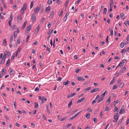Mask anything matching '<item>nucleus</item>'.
I'll return each instance as SVG.
<instances>
[{
  "instance_id": "nucleus-13",
  "label": "nucleus",
  "mask_w": 129,
  "mask_h": 129,
  "mask_svg": "<svg viewBox=\"0 0 129 129\" xmlns=\"http://www.w3.org/2000/svg\"><path fill=\"white\" fill-rule=\"evenodd\" d=\"M50 8H51L50 7V6H49L48 7H47L46 9V11H47V13L48 14V13H49L50 11Z\"/></svg>"
},
{
  "instance_id": "nucleus-35",
  "label": "nucleus",
  "mask_w": 129,
  "mask_h": 129,
  "mask_svg": "<svg viewBox=\"0 0 129 129\" xmlns=\"http://www.w3.org/2000/svg\"><path fill=\"white\" fill-rule=\"evenodd\" d=\"M30 35L29 34H28L27 36L26 37V42H27L28 39L29 38Z\"/></svg>"
},
{
  "instance_id": "nucleus-28",
  "label": "nucleus",
  "mask_w": 129,
  "mask_h": 129,
  "mask_svg": "<svg viewBox=\"0 0 129 129\" xmlns=\"http://www.w3.org/2000/svg\"><path fill=\"white\" fill-rule=\"evenodd\" d=\"M13 19V16L12 15V14L11 13L10 17V20L9 21H12Z\"/></svg>"
},
{
  "instance_id": "nucleus-27",
  "label": "nucleus",
  "mask_w": 129,
  "mask_h": 129,
  "mask_svg": "<svg viewBox=\"0 0 129 129\" xmlns=\"http://www.w3.org/2000/svg\"><path fill=\"white\" fill-rule=\"evenodd\" d=\"M111 96H109L107 100V101L106 102V103H107L108 102L109 103H110L111 102V101L110 100L111 99Z\"/></svg>"
},
{
  "instance_id": "nucleus-32",
  "label": "nucleus",
  "mask_w": 129,
  "mask_h": 129,
  "mask_svg": "<svg viewBox=\"0 0 129 129\" xmlns=\"http://www.w3.org/2000/svg\"><path fill=\"white\" fill-rule=\"evenodd\" d=\"M27 23V21H25V22H24L22 26V29H24V28L25 27Z\"/></svg>"
},
{
  "instance_id": "nucleus-21",
  "label": "nucleus",
  "mask_w": 129,
  "mask_h": 129,
  "mask_svg": "<svg viewBox=\"0 0 129 129\" xmlns=\"http://www.w3.org/2000/svg\"><path fill=\"white\" fill-rule=\"evenodd\" d=\"M125 110L124 109H122V108L120 110V112H119V113L120 114H122L123 113H124L125 112Z\"/></svg>"
},
{
  "instance_id": "nucleus-41",
  "label": "nucleus",
  "mask_w": 129,
  "mask_h": 129,
  "mask_svg": "<svg viewBox=\"0 0 129 129\" xmlns=\"http://www.w3.org/2000/svg\"><path fill=\"white\" fill-rule=\"evenodd\" d=\"M107 11V9L106 8H105L104 9L103 13L104 14H105Z\"/></svg>"
},
{
  "instance_id": "nucleus-42",
  "label": "nucleus",
  "mask_w": 129,
  "mask_h": 129,
  "mask_svg": "<svg viewBox=\"0 0 129 129\" xmlns=\"http://www.w3.org/2000/svg\"><path fill=\"white\" fill-rule=\"evenodd\" d=\"M67 117H65L63 118H62L60 120V121H62L65 120L66 119H67Z\"/></svg>"
},
{
  "instance_id": "nucleus-18",
  "label": "nucleus",
  "mask_w": 129,
  "mask_h": 129,
  "mask_svg": "<svg viewBox=\"0 0 129 129\" xmlns=\"http://www.w3.org/2000/svg\"><path fill=\"white\" fill-rule=\"evenodd\" d=\"M69 83V81L68 80H67L66 82H64L63 83V84L65 85H67Z\"/></svg>"
},
{
  "instance_id": "nucleus-34",
  "label": "nucleus",
  "mask_w": 129,
  "mask_h": 129,
  "mask_svg": "<svg viewBox=\"0 0 129 129\" xmlns=\"http://www.w3.org/2000/svg\"><path fill=\"white\" fill-rule=\"evenodd\" d=\"M81 71L80 69H79L78 68H76L75 70V72L76 73H78L79 71Z\"/></svg>"
},
{
  "instance_id": "nucleus-25",
  "label": "nucleus",
  "mask_w": 129,
  "mask_h": 129,
  "mask_svg": "<svg viewBox=\"0 0 129 129\" xmlns=\"http://www.w3.org/2000/svg\"><path fill=\"white\" fill-rule=\"evenodd\" d=\"M124 45H125L124 43H123V42H121L120 43V47L121 48H123L124 47Z\"/></svg>"
},
{
  "instance_id": "nucleus-4",
  "label": "nucleus",
  "mask_w": 129,
  "mask_h": 129,
  "mask_svg": "<svg viewBox=\"0 0 129 129\" xmlns=\"http://www.w3.org/2000/svg\"><path fill=\"white\" fill-rule=\"evenodd\" d=\"M41 7V6L40 5L38 7H37L34 10V12L35 13H38Z\"/></svg>"
},
{
  "instance_id": "nucleus-59",
  "label": "nucleus",
  "mask_w": 129,
  "mask_h": 129,
  "mask_svg": "<svg viewBox=\"0 0 129 129\" xmlns=\"http://www.w3.org/2000/svg\"><path fill=\"white\" fill-rule=\"evenodd\" d=\"M117 88V86L116 85H114L113 87V89H115Z\"/></svg>"
},
{
  "instance_id": "nucleus-52",
  "label": "nucleus",
  "mask_w": 129,
  "mask_h": 129,
  "mask_svg": "<svg viewBox=\"0 0 129 129\" xmlns=\"http://www.w3.org/2000/svg\"><path fill=\"white\" fill-rule=\"evenodd\" d=\"M40 28V26L39 25H38V26H37V33L38 32V31L39 30Z\"/></svg>"
},
{
  "instance_id": "nucleus-8",
  "label": "nucleus",
  "mask_w": 129,
  "mask_h": 129,
  "mask_svg": "<svg viewBox=\"0 0 129 129\" xmlns=\"http://www.w3.org/2000/svg\"><path fill=\"white\" fill-rule=\"evenodd\" d=\"M19 33L18 29H17L16 31H15L13 34L15 38H16L17 36V34Z\"/></svg>"
},
{
  "instance_id": "nucleus-33",
  "label": "nucleus",
  "mask_w": 129,
  "mask_h": 129,
  "mask_svg": "<svg viewBox=\"0 0 129 129\" xmlns=\"http://www.w3.org/2000/svg\"><path fill=\"white\" fill-rule=\"evenodd\" d=\"M53 31V29H50L49 31V32H48L47 33V34L48 35H49V34H51L52 32Z\"/></svg>"
},
{
  "instance_id": "nucleus-55",
  "label": "nucleus",
  "mask_w": 129,
  "mask_h": 129,
  "mask_svg": "<svg viewBox=\"0 0 129 129\" xmlns=\"http://www.w3.org/2000/svg\"><path fill=\"white\" fill-rule=\"evenodd\" d=\"M109 109V108L108 106L106 107L105 108V110L106 111H107Z\"/></svg>"
},
{
  "instance_id": "nucleus-37",
  "label": "nucleus",
  "mask_w": 129,
  "mask_h": 129,
  "mask_svg": "<svg viewBox=\"0 0 129 129\" xmlns=\"http://www.w3.org/2000/svg\"><path fill=\"white\" fill-rule=\"evenodd\" d=\"M69 0L68 1L67 0L66 1V2L65 3V6L66 7V8L68 6V2H69Z\"/></svg>"
},
{
  "instance_id": "nucleus-56",
  "label": "nucleus",
  "mask_w": 129,
  "mask_h": 129,
  "mask_svg": "<svg viewBox=\"0 0 129 129\" xmlns=\"http://www.w3.org/2000/svg\"><path fill=\"white\" fill-rule=\"evenodd\" d=\"M87 111L89 112H92V109L90 108H89L88 109Z\"/></svg>"
},
{
  "instance_id": "nucleus-10",
  "label": "nucleus",
  "mask_w": 129,
  "mask_h": 129,
  "mask_svg": "<svg viewBox=\"0 0 129 129\" xmlns=\"http://www.w3.org/2000/svg\"><path fill=\"white\" fill-rule=\"evenodd\" d=\"M120 16L122 20H123L125 18V16L124 15L123 13H121L120 14Z\"/></svg>"
},
{
  "instance_id": "nucleus-57",
  "label": "nucleus",
  "mask_w": 129,
  "mask_h": 129,
  "mask_svg": "<svg viewBox=\"0 0 129 129\" xmlns=\"http://www.w3.org/2000/svg\"><path fill=\"white\" fill-rule=\"evenodd\" d=\"M17 43L18 44H19L20 43V39L19 38H18V39H17Z\"/></svg>"
},
{
  "instance_id": "nucleus-2",
  "label": "nucleus",
  "mask_w": 129,
  "mask_h": 129,
  "mask_svg": "<svg viewBox=\"0 0 129 129\" xmlns=\"http://www.w3.org/2000/svg\"><path fill=\"white\" fill-rule=\"evenodd\" d=\"M100 90V89L99 88H94L91 90L90 92L92 93H93L96 91H99Z\"/></svg>"
},
{
  "instance_id": "nucleus-50",
  "label": "nucleus",
  "mask_w": 129,
  "mask_h": 129,
  "mask_svg": "<svg viewBox=\"0 0 129 129\" xmlns=\"http://www.w3.org/2000/svg\"><path fill=\"white\" fill-rule=\"evenodd\" d=\"M13 41V37L12 36H11L10 40V42L11 43H12Z\"/></svg>"
},
{
  "instance_id": "nucleus-53",
  "label": "nucleus",
  "mask_w": 129,
  "mask_h": 129,
  "mask_svg": "<svg viewBox=\"0 0 129 129\" xmlns=\"http://www.w3.org/2000/svg\"><path fill=\"white\" fill-rule=\"evenodd\" d=\"M123 117L118 122V124H119L120 123H121V122L123 120Z\"/></svg>"
},
{
  "instance_id": "nucleus-20",
  "label": "nucleus",
  "mask_w": 129,
  "mask_h": 129,
  "mask_svg": "<svg viewBox=\"0 0 129 129\" xmlns=\"http://www.w3.org/2000/svg\"><path fill=\"white\" fill-rule=\"evenodd\" d=\"M91 87H88L85 89H84V92H87V91H88L90 90V89H91Z\"/></svg>"
},
{
  "instance_id": "nucleus-40",
  "label": "nucleus",
  "mask_w": 129,
  "mask_h": 129,
  "mask_svg": "<svg viewBox=\"0 0 129 129\" xmlns=\"http://www.w3.org/2000/svg\"><path fill=\"white\" fill-rule=\"evenodd\" d=\"M118 108H117V107H115V108L113 110V111L114 112L117 111V112H118Z\"/></svg>"
},
{
  "instance_id": "nucleus-30",
  "label": "nucleus",
  "mask_w": 129,
  "mask_h": 129,
  "mask_svg": "<svg viewBox=\"0 0 129 129\" xmlns=\"http://www.w3.org/2000/svg\"><path fill=\"white\" fill-rule=\"evenodd\" d=\"M10 62V60L9 59L7 61L6 66H8L9 64V62Z\"/></svg>"
},
{
  "instance_id": "nucleus-24",
  "label": "nucleus",
  "mask_w": 129,
  "mask_h": 129,
  "mask_svg": "<svg viewBox=\"0 0 129 129\" xmlns=\"http://www.w3.org/2000/svg\"><path fill=\"white\" fill-rule=\"evenodd\" d=\"M72 100L69 103L68 106V107L69 108H70V107L71 106L72 104Z\"/></svg>"
},
{
  "instance_id": "nucleus-47",
  "label": "nucleus",
  "mask_w": 129,
  "mask_h": 129,
  "mask_svg": "<svg viewBox=\"0 0 129 129\" xmlns=\"http://www.w3.org/2000/svg\"><path fill=\"white\" fill-rule=\"evenodd\" d=\"M126 51V50L125 49H124L121 51V52L122 53H124Z\"/></svg>"
},
{
  "instance_id": "nucleus-46",
  "label": "nucleus",
  "mask_w": 129,
  "mask_h": 129,
  "mask_svg": "<svg viewBox=\"0 0 129 129\" xmlns=\"http://www.w3.org/2000/svg\"><path fill=\"white\" fill-rule=\"evenodd\" d=\"M35 107L36 108H38V104H37L36 102L35 103Z\"/></svg>"
},
{
  "instance_id": "nucleus-51",
  "label": "nucleus",
  "mask_w": 129,
  "mask_h": 129,
  "mask_svg": "<svg viewBox=\"0 0 129 129\" xmlns=\"http://www.w3.org/2000/svg\"><path fill=\"white\" fill-rule=\"evenodd\" d=\"M5 60L2 59L1 62V64H3L5 62Z\"/></svg>"
},
{
  "instance_id": "nucleus-26",
  "label": "nucleus",
  "mask_w": 129,
  "mask_h": 129,
  "mask_svg": "<svg viewBox=\"0 0 129 129\" xmlns=\"http://www.w3.org/2000/svg\"><path fill=\"white\" fill-rule=\"evenodd\" d=\"M21 16V15H19L18 16L17 20H18L19 21V20H22Z\"/></svg>"
},
{
  "instance_id": "nucleus-60",
  "label": "nucleus",
  "mask_w": 129,
  "mask_h": 129,
  "mask_svg": "<svg viewBox=\"0 0 129 129\" xmlns=\"http://www.w3.org/2000/svg\"><path fill=\"white\" fill-rule=\"evenodd\" d=\"M96 102V100H95V99L94 100H93V101L92 102V104L93 105L94 104V103H95Z\"/></svg>"
},
{
  "instance_id": "nucleus-15",
  "label": "nucleus",
  "mask_w": 129,
  "mask_h": 129,
  "mask_svg": "<svg viewBox=\"0 0 129 129\" xmlns=\"http://www.w3.org/2000/svg\"><path fill=\"white\" fill-rule=\"evenodd\" d=\"M51 14L49 17L50 18L52 17L54 15V13L53 11H52L51 12Z\"/></svg>"
},
{
  "instance_id": "nucleus-1",
  "label": "nucleus",
  "mask_w": 129,
  "mask_h": 129,
  "mask_svg": "<svg viewBox=\"0 0 129 129\" xmlns=\"http://www.w3.org/2000/svg\"><path fill=\"white\" fill-rule=\"evenodd\" d=\"M126 70V68L125 67H124L121 68L119 71V72L117 74H120V75H121V74L123 73L124 71H125Z\"/></svg>"
},
{
  "instance_id": "nucleus-31",
  "label": "nucleus",
  "mask_w": 129,
  "mask_h": 129,
  "mask_svg": "<svg viewBox=\"0 0 129 129\" xmlns=\"http://www.w3.org/2000/svg\"><path fill=\"white\" fill-rule=\"evenodd\" d=\"M34 1H32L31 3L30 8L31 9L33 7L34 5Z\"/></svg>"
},
{
  "instance_id": "nucleus-19",
  "label": "nucleus",
  "mask_w": 129,
  "mask_h": 129,
  "mask_svg": "<svg viewBox=\"0 0 129 129\" xmlns=\"http://www.w3.org/2000/svg\"><path fill=\"white\" fill-rule=\"evenodd\" d=\"M85 116L86 117V118L88 119L89 118L90 116V114L89 113H88L87 114L85 115Z\"/></svg>"
},
{
  "instance_id": "nucleus-58",
  "label": "nucleus",
  "mask_w": 129,
  "mask_h": 129,
  "mask_svg": "<svg viewBox=\"0 0 129 129\" xmlns=\"http://www.w3.org/2000/svg\"><path fill=\"white\" fill-rule=\"evenodd\" d=\"M108 36L107 37V38L106 39V42L108 44L109 43V41L108 40Z\"/></svg>"
},
{
  "instance_id": "nucleus-12",
  "label": "nucleus",
  "mask_w": 129,
  "mask_h": 129,
  "mask_svg": "<svg viewBox=\"0 0 129 129\" xmlns=\"http://www.w3.org/2000/svg\"><path fill=\"white\" fill-rule=\"evenodd\" d=\"M5 53H6V55H7L8 57H10L11 55V53L10 51H6L5 52Z\"/></svg>"
},
{
  "instance_id": "nucleus-9",
  "label": "nucleus",
  "mask_w": 129,
  "mask_h": 129,
  "mask_svg": "<svg viewBox=\"0 0 129 129\" xmlns=\"http://www.w3.org/2000/svg\"><path fill=\"white\" fill-rule=\"evenodd\" d=\"M124 64L123 62H120L118 65V66L116 67L115 70H116L117 68H118L119 66L120 67H122L124 65Z\"/></svg>"
},
{
  "instance_id": "nucleus-29",
  "label": "nucleus",
  "mask_w": 129,
  "mask_h": 129,
  "mask_svg": "<svg viewBox=\"0 0 129 129\" xmlns=\"http://www.w3.org/2000/svg\"><path fill=\"white\" fill-rule=\"evenodd\" d=\"M104 98L103 97L101 96L100 99H99L98 101V103H99L101 102L104 99Z\"/></svg>"
},
{
  "instance_id": "nucleus-5",
  "label": "nucleus",
  "mask_w": 129,
  "mask_h": 129,
  "mask_svg": "<svg viewBox=\"0 0 129 129\" xmlns=\"http://www.w3.org/2000/svg\"><path fill=\"white\" fill-rule=\"evenodd\" d=\"M27 9V5L25 3L24 4L23 6L21 8V10H23V11H25Z\"/></svg>"
},
{
  "instance_id": "nucleus-39",
  "label": "nucleus",
  "mask_w": 129,
  "mask_h": 129,
  "mask_svg": "<svg viewBox=\"0 0 129 129\" xmlns=\"http://www.w3.org/2000/svg\"><path fill=\"white\" fill-rule=\"evenodd\" d=\"M31 28V25H29L27 27V28L26 29H28V30H30Z\"/></svg>"
},
{
  "instance_id": "nucleus-23",
  "label": "nucleus",
  "mask_w": 129,
  "mask_h": 129,
  "mask_svg": "<svg viewBox=\"0 0 129 129\" xmlns=\"http://www.w3.org/2000/svg\"><path fill=\"white\" fill-rule=\"evenodd\" d=\"M6 72V70L5 69H3L2 70V74H3V75H5Z\"/></svg>"
},
{
  "instance_id": "nucleus-43",
  "label": "nucleus",
  "mask_w": 129,
  "mask_h": 129,
  "mask_svg": "<svg viewBox=\"0 0 129 129\" xmlns=\"http://www.w3.org/2000/svg\"><path fill=\"white\" fill-rule=\"evenodd\" d=\"M93 121L95 123H96L97 122V119L96 118H93Z\"/></svg>"
},
{
  "instance_id": "nucleus-64",
  "label": "nucleus",
  "mask_w": 129,
  "mask_h": 129,
  "mask_svg": "<svg viewBox=\"0 0 129 129\" xmlns=\"http://www.w3.org/2000/svg\"><path fill=\"white\" fill-rule=\"evenodd\" d=\"M15 125L18 127H19L20 126L19 124L17 122L15 123Z\"/></svg>"
},
{
  "instance_id": "nucleus-14",
  "label": "nucleus",
  "mask_w": 129,
  "mask_h": 129,
  "mask_svg": "<svg viewBox=\"0 0 129 129\" xmlns=\"http://www.w3.org/2000/svg\"><path fill=\"white\" fill-rule=\"evenodd\" d=\"M77 78L80 81L81 80L84 81V79L81 77H78Z\"/></svg>"
},
{
  "instance_id": "nucleus-36",
  "label": "nucleus",
  "mask_w": 129,
  "mask_h": 129,
  "mask_svg": "<svg viewBox=\"0 0 129 129\" xmlns=\"http://www.w3.org/2000/svg\"><path fill=\"white\" fill-rule=\"evenodd\" d=\"M13 70L11 69L10 70V71L9 72V73L10 75H12L13 74Z\"/></svg>"
},
{
  "instance_id": "nucleus-3",
  "label": "nucleus",
  "mask_w": 129,
  "mask_h": 129,
  "mask_svg": "<svg viewBox=\"0 0 129 129\" xmlns=\"http://www.w3.org/2000/svg\"><path fill=\"white\" fill-rule=\"evenodd\" d=\"M36 17L35 14L34 13L32 14L31 16V20L33 22H35L36 21Z\"/></svg>"
},
{
  "instance_id": "nucleus-44",
  "label": "nucleus",
  "mask_w": 129,
  "mask_h": 129,
  "mask_svg": "<svg viewBox=\"0 0 129 129\" xmlns=\"http://www.w3.org/2000/svg\"><path fill=\"white\" fill-rule=\"evenodd\" d=\"M124 83H121L120 85V88H122L124 86Z\"/></svg>"
},
{
  "instance_id": "nucleus-54",
  "label": "nucleus",
  "mask_w": 129,
  "mask_h": 129,
  "mask_svg": "<svg viewBox=\"0 0 129 129\" xmlns=\"http://www.w3.org/2000/svg\"><path fill=\"white\" fill-rule=\"evenodd\" d=\"M35 90V91H37V92H38L39 91V88H38V87H37L36 88Z\"/></svg>"
},
{
  "instance_id": "nucleus-16",
  "label": "nucleus",
  "mask_w": 129,
  "mask_h": 129,
  "mask_svg": "<svg viewBox=\"0 0 129 129\" xmlns=\"http://www.w3.org/2000/svg\"><path fill=\"white\" fill-rule=\"evenodd\" d=\"M3 45L5 46H7V42L6 40V39H5L3 40Z\"/></svg>"
},
{
  "instance_id": "nucleus-48",
  "label": "nucleus",
  "mask_w": 129,
  "mask_h": 129,
  "mask_svg": "<svg viewBox=\"0 0 129 129\" xmlns=\"http://www.w3.org/2000/svg\"><path fill=\"white\" fill-rule=\"evenodd\" d=\"M52 1L51 0H48V3L49 4H52Z\"/></svg>"
},
{
  "instance_id": "nucleus-22",
  "label": "nucleus",
  "mask_w": 129,
  "mask_h": 129,
  "mask_svg": "<svg viewBox=\"0 0 129 129\" xmlns=\"http://www.w3.org/2000/svg\"><path fill=\"white\" fill-rule=\"evenodd\" d=\"M21 50V49L20 48V47H19L18 48L16 52V56H17L18 52H20V51Z\"/></svg>"
},
{
  "instance_id": "nucleus-61",
  "label": "nucleus",
  "mask_w": 129,
  "mask_h": 129,
  "mask_svg": "<svg viewBox=\"0 0 129 129\" xmlns=\"http://www.w3.org/2000/svg\"><path fill=\"white\" fill-rule=\"evenodd\" d=\"M111 36H113V30L112 29L111 30Z\"/></svg>"
},
{
  "instance_id": "nucleus-11",
  "label": "nucleus",
  "mask_w": 129,
  "mask_h": 129,
  "mask_svg": "<svg viewBox=\"0 0 129 129\" xmlns=\"http://www.w3.org/2000/svg\"><path fill=\"white\" fill-rule=\"evenodd\" d=\"M115 77H114L113 78V79L110 82V84H113L115 81Z\"/></svg>"
},
{
  "instance_id": "nucleus-62",
  "label": "nucleus",
  "mask_w": 129,
  "mask_h": 129,
  "mask_svg": "<svg viewBox=\"0 0 129 129\" xmlns=\"http://www.w3.org/2000/svg\"><path fill=\"white\" fill-rule=\"evenodd\" d=\"M16 102L15 101L13 103V104L14 106V108H15V109H16Z\"/></svg>"
},
{
  "instance_id": "nucleus-63",
  "label": "nucleus",
  "mask_w": 129,
  "mask_h": 129,
  "mask_svg": "<svg viewBox=\"0 0 129 129\" xmlns=\"http://www.w3.org/2000/svg\"><path fill=\"white\" fill-rule=\"evenodd\" d=\"M4 108L5 109H6L7 111H9V109L7 108L5 106H4Z\"/></svg>"
},
{
  "instance_id": "nucleus-17",
  "label": "nucleus",
  "mask_w": 129,
  "mask_h": 129,
  "mask_svg": "<svg viewBox=\"0 0 129 129\" xmlns=\"http://www.w3.org/2000/svg\"><path fill=\"white\" fill-rule=\"evenodd\" d=\"M115 114L116 115L114 116V119L115 120H118V117L117 116V115H118V113H117Z\"/></svg>"
},
{
  "instance_id": "nucleus-38",
  "label": "nucleus",
  "mask_w": 129,
  "mask_h": 129,
  "mask_svg": "<svg viewBox=\"0 0 129 129\" xmlns=\"http://www.w3.org/2000/svg\"><path fill=\"white\" fill-rule=\"evenodd\" d=\"M6 57V53H5L2 59L5 60Z\"/></svg>"
},
{
  "instance_id": "nucleus-7",
  "label": "nucleus",
  "mask_w": 129,
  "mask_h": 129,
  "mask_svg": "<svg viewBox=\"0 0 129 129\" xmlns=\"http://www.w3.org/2000/svg\"><path fill=\"white\" fill-rule=\"evenodd\" d=\"M76 94V93H74L72 94H69L68 96H67V98H70L71 97H72L74 96Z\"/></svg>"
},
{
  "instance_id": "nucleus-45",
  "label": "nucleus",
  "mask_w": 129,
  "mask_h": 129,
  "mask_svg": "<svg viewBox=\"0 0 129 129\" xmlns=\"http://www.w3.org/2000/svg\"><path fill=\"white\" fill-rule=\"evenodd\" d=\"M107 91L106 90L105 91L104 93H103L101 95V96H102V97H103V98H104L105 95L106 94V92Z\"/></svg>"
},
{
  "instance_id": "nucleus-6",
  "label": "nucleus",
  "mask_w": 129,
  "mask_h": 129,
  "mask_svg": "<svg viewBox=\"0 0 129 129\" xmlns=\"http://www.w3.org/2000/svg\"><path fill=\"white\" fill-rule=\"evenodd\" d=\"M85 99V98L83 97L81 98V99H79L77 102V103H78L80 102H81L84 101Z\"/></svg>"
},
{
  "instance_id": "nucleus-49",
  "label": "nucleus",
  "mask_w": 129,
  "mask_h": 129,
  "mask_svg": "<svg viewBox=\"0 0 129 129\" xmlns=\"http://www.w3.org/2000/svg\"><path fill=\"white\" fill-rule=\"evenodd\" d=\"M72 124L71 123H68L66 125L67 128H69L70 126L72 125Z\"/></svg>"
}]
</instances>
